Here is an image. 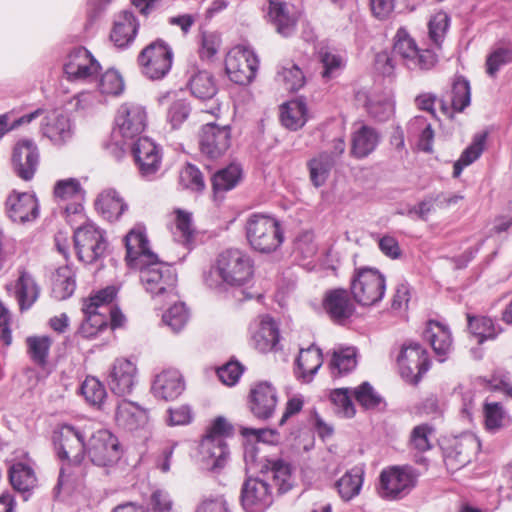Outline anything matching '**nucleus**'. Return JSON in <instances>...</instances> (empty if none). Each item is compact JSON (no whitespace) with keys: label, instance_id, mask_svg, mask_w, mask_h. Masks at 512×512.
Instances as JSON below:
<instances>
[{"label":"nucleus","instance_id":"obj_52","mask_svg":"<svg viewBox=\"0 0 512 512\" xmlns=\"http://www.w3.org/2000/svg\"><path fill=\"white\" fill-rule=\"evenodd\" d=\"M116 294L117 289L114 286H108L92 295L93 301H97L98 305H105L108 309L107 318L108 322L110 321L112 328L120 327L125 320L122 312L113 305V300L115 299Z\"/></svg>","mask_w":512,"mask_h":512},{"label":"nucleus","instance_id":"obj_10","mask_svg":"<svg viewBox=\"0 0 512 512\" xmlns=\"http://www.w3.org/2000/svg\"><path fill=\"white\" fill-rule=\"evenodd\" d=\"M131 152L140 176L149 181L156 179L162 167L161 147L148 137H139Z\"/></svg>","mask_w":512,"mask_h":512},{"label":"nucleus","instance_id":"obj_39","mask_svg":"<svg viewBox=\"0 0 512 512\" xmlns=\"http://www.w3.org/2000/svg\"><path fill=\"white\" fill-rule=\"evenodd\" d=\"M379 139L380 136L374 128L361 126L353 134L351 154L359 159L367 157L376 149Z\"/></svg>","mask_w":512,"mask_h":512},{"label":"nucleus","instance_id":"obj_55","mask_svg":"<svg viewBox=\"0 0 512 512\" xmlns=\"http://www.w3.org/2000/svg\"><path fill=\"white\" fill-rule=\"evenodd\" d=\"M194 232L191 214L178 210L176 212L175 228L172 232L175 241L190 247L194 242Z\"/></svg>","mask_w":512,"mask_h":512},{"label":"nucleus","instance_id":"obj_58","mask_svg":"<svg viewBox=\"0 0 512 512\" xmlns=\"http://www.w3.org/2000/svg\"><path fill=\"white\" fill-rule=\"evenodd\" d=\"M27 351L30 358L39 365H44L51 346L47 336H30L26 339Z\"/></svg>","mask_w":512,"mask_h":512},{"label":"nucleus","instance_id":"obj_26","mask_svg":"<svg viewBox=\"0 0 512 512\" xmlns=\"http://www.w3.org/2000/svg\"><path fill=\"white\" fill-rule=\"evenodd\" d=\"M43 136L58 147L69 143L74 136V127L68 115L53 111L49 113L41 124Z\"/></svg>","mask_w":512,"mask_h":512},{"label":"nucleus","instance_id":"obj_27","mask_svg":"<svg viewBox=\"0 0 512 512\" xmlns=\"http://www.w3.org/2000/svg\"><path fill=\"white\" fill-rule=\"evenodd\" d=\"M199 453L202 467L210 471L222 469L230 454L226 440L211 437H203Z\"/></svg>","mask_w":512,"mask_h":512},{"label":"nucleus","instance_id":"obj_17","mask_svg":"<svg viewBox=\"0 0 512 512\" xmlns=\"http://www.w3.org/2000/svg\"><path fill=\"white\" fill-rule=\"evenodd\" d=\"M126 261L132 268H137L143 263L156 260V254L150 250L143 224H136L125 236Z\"/></svg>","mask_w":512,"mask_h":512},{"label":"nucleus","instance_id":"obj_21","mask_svg":"<svg viewBox=\"0 0 512 512\" xmlns=\"http://www.w3.org/2000/svg\"><path fill=\"white\" fill-rule=\"evenodd\" d=\"M480 443L476 436L465 434L456 438L444 450V462L448 470L454 472L471 462L473 454L479 449Z\"/></svg>","mask_w":512,"mask_h":512},{"label":"nucleus","instance_id":"obj_53","mask_svg":"<svg viewBox=\"0 0 512 512\" xmlns=\"http://www.w3.org/2000/svg\"><path fill=\"white\" fill-rule=\"evenodd\" d=\"M276 81L282 84L285 90L293 92L303 87L305 78L303 72L297 65L287 62L279 67L276 74Z\"/></svg>","mask_w":512,"mask_h":512},{"label":"nucleus","instance_id":"obj_11","mask_svg":"<svg viewBox=\"0 0 512 512\" xmlns=\"http://www.w3.org/2000/svg\"><path fill=\"white\" fill-rule=\"evenodd\" d=\"M397 362L402 378L413 384H417L430 367L426 350L415 342L402 346Z\"/></svg>","mask_w":512,"mask_h":512},{"label":"nucleus","instance_id":"obj_30","mask_svg":"<svg viewBox=\"0 0 512 512\" xmlns=\"http://www.w3.org/2000/svg\"><path fill=\"white\" fill-rule=\"evenodd\" d=\"M277 402L276 389L270 383L260 382L251 389V411L257 418H270L275 411Z\"/></svg>","mask_w":512,"mask_h":512},{"label":"nucleus","instance_id":"obj_64","mask_svg":"<svg viewBox=\"0 0 512 512\" xmlns=\"http://www.w3.org/2000/svg\"><path fill=\"white\" fill-rule=\"evenodd\" d=\"M189 313L184 303H177L170 307L162 316L163 322L173 332H179L188 322Z\"/></svg>","mask_w":512,"mask_h":512},{"label":"nucleus","instance_id":"obj_50","mask_svg":"<svg viewBox=\"0 0 512 512\" xmlns=\"http://www.w3.org/2000/svg\"><path fill=\"white\" fill-rule=\"evenodd\" d=\"M486 138V133H479L474 136L472 143L462 152L460 158L453 166V176L455 178L461 175L464 167L472 164L481 156L484 151Z\"/></svg>","mask_w":512,"mask_h":512},{"label":"nucleus","instance_id":"obj_20","mask_svg":"<svg viewBox=\"0 0 512 512\" xmlns=\"http://www.w3.org/2000/svg\"><path fill=\"white\" fill-rule=\"evenodd\" d=\"M39 164V149L31 139L19 140L12 153L13 170L23 180L33 178Z\"/></svg>","mask_w":512,"mask_h":512},{"label":"nucleus","instance_id":"obj_31","mask_svg":"<svg viewBox=\"0 0 512 512\" xmlns=\"http://www.w3.org/2000/svg\"><path fill=\"white\" fill-rule=\"evenodd\" d=\"M6 206L8 215L14 222L33 221L39 214L37 199L29 193L11 194L6 201Z\"/></svg>","mask_w":512,"mask_h":512},{"label":"nucleus","instance_id":"obj_7","mask_svg":"<svg viewBox=\"0 0 512 512\" xmlns=\"http://www.w3.org/2000/svg\"><path fill=\"white\" fill-rule=\"evenodd\" d=\"M173 52L163 40L147 45L138 56L141 73L151 80L164 78L171 70Z\"/></svg>","mask_w":512,"mask_h":512},{"label":"nucleus","instance_id":"obj_46","mask_svg":"<svg viewBox=\"0 0 512 512\" xmlns=\"http://www.w3.org/2000/svg\"><path fill=\"white\" fill-rule=\"evenodd\" d=\"M363 470L354 467L347 471L335 484L337 491L344 501H350L358 496L363 485Z\"/></svg>","mask_w":512,"mask_h":512},{"label":"nucleus","instance_id":"obj_56","mask_svg":"<svg viewBox=\"0 0 512 512\" xmlns=\"http://www.w3.org/2000/svg\"><path fill=\"white\" fill-rule=\"evenodd\" d=\"M483 413L485 427L492 433L499 431L508 422L507 413L497 402L485 403Z\"/></svg>","mask_w":512,"mask_h":512},{"label":"nucleus","instance_id":"obj_8","mask_svg":"<svg viewBox=\"0 0 512 512\" xmlns=\"http://www.w3.org/2000/svg\"><path fill=\"white\" fill-rule=\"evenodd\" d=\"M259 59L253 49L246 45H237L227 54L225 70L229 79L239 85H247L256 76Z\"/></svg>","mask_w":512,"mask_h":512},{"label":"nucleus","instance_id":"obj_41","mask_svg":"<svg viewBox=\"0 0 512 512\" xmlns=\"http://www.w3.org/2000/svg\"><path fill=\"white\" fill-rule=\"evenodd\" d=\"M306 165L310 182L314 187L319 188L327 182L335 164L334 158L327 151H323L310 158Z\"/></svg>","mask_w":512,"mask_h":512},{"label":"nucleus","instance_id":"obj_48","mask_svg":"<svg viewBox=\"0 0 512 512\" xmlns=\"http://www.w3.org/2000/svg\"><path fill=\"white\" fill-rule=\"evenodd\" d=\"M242 178V169L238 164H230L217 171L212 177V187L215 195L235 188Z\"/></svg>","mask_w":512,"mask_h":512},{"label":"nucleus","instance_id":"obj_13","mask_svg":"<svg viewBox=\"0 0 512 512\" xmlns=\"http://www.w3.org/2000/svg\"><path fill=\"white\" fill-rule=\"evenodd\" d=\"M86 453L97 466H108L120 458L118 439L108 430L93 433L86 445Z\"/></svg>","mask_w":512,"mask_h":512},{"label":"nucleus","instance_id":"obj_19","mask_svg":"<svg viewBox=\"0 0 512 512\" xmlns=\"http://www.w3.org/2000/svg\"><path fill=\"white\" fill-rule=\"evenodd\" d=\"M273 502L269 484L259 478H249L242 486L241 504L246 512H265Z\"/></svg>","mask_w":512,"mask_h":512},{"label":"nucleus","instance_id":"obj_9","mask_svg":"<svg viewBox=\"0 0 512 512\" xmlns=\"http://www.w3.org/2000/svg\"><path fill=\"white\" fill-rule=\"evenodd\" d=\"M393 55L399 57L410 70H429L437 61L431 50H420L404 28H399L396 33Z\"/></svg>","mask_w":512,"mask_h":512},{"label":"nucleus","instance_id":"obj_18","mask_svg":"<svg viewBox=\"0 0 512 512\" xmlns=\"http://www.w3.org/2000/svg\"><path fill=\"white\" fill-rule=\"evenodd\" d=\"M231 145V129L229 125L207 123L202 127L200 135V149L211 159L218 158L226 153Z\"/></svg>","mask_w":512,"mask_h":512},{"label":"nucleus","instance_id":"obj_57","mask_svg":"<svg viewBox=\"0 0 512 512\" xmlns=\"http://www.w3.org/2000/svg\"><path fill=\"white\" fill-rule=\"evenodd\" d=\"M101 95L119 96L124 92L125 83L121 74L115 69H108L99 80Z\"/></svg>","mask_w":512,"mask_h":512},{"label":"nucleus","instance_id":"obj_2","mask_svg":"<svg viewBox=\"0 0 512 512\" xmlns=\"http://www.w3.org/2000/svg\"><path fill=\"white\" fill-rule=\"evenodd\" d=\"M244 229L249 246L259 253H272L284 241L280 222L268 214H250L246 219Z\"/></svg>","mask_w":512,"mask_h":512},{"label":"nucleus","instance_id":"obj_32","mask_svg":"<svg viewBox=\"0 0 512 512\" xmlns=\"http://www.w3.org/2000/svg\"><path fill=\"white\" fill-rule=\"evenodd\" d=\"M185 389L182 375L179 371L170 369L158 374L152 384L155 397L169 401L179 397Z\"/></svg>","mask_w":512,"mask_h":512},{"label":"nucleus","instance_id":"obj_22","mask_svg":"<svg viewBox=\"0 0 512 512\" xmlns=\"http://www.w3.org/2000/svg\"><path fill=\"white\" fill-rule=\"evenodd\" d=\"M251 344L260 352L266 353L277 349L280 334L275 320L269 315H262L250 324Z\"/></svg>","mask_w":512,"mask_h":512},{"label":"nucleus","instance_id":"obj_54","mask_svg":"<svg viewBox=\"0 0 512 512\" xmlns=\"http://www.w3.org/2000/svg\"><path fill=\"white\" fill-rule=\"evenodd\" d=\"M451 106L455 111L462 112L471 102V89L467 79L456 76L450 91Z\"/></svg>","mask_w":512,"mask_h":512},{"label":"nucleus","instance_id":"obj_42","mask_svg":"<svg viewBox=\"0 0 512 512\" xmlns=\"http://www.w3.org/2000/svg\"><path fill=\"white\" fill-rule=\"evenodd\" d=\"M268 478H271L279 493H286L293 486L291 465L283 459L268 460Z\"/></svg>","mask_w":512,"mask_h":512},{"label":"nucleus","instance_id":"obj_49","mask_svg":"<svg viewBox=\"0 0 512 512\" xmlns=\"http://www.w3.org/2000/svg\"><path fill=\"white\" fill-rule=\"evenodd\" d=\"M191 94L200 100L212 99L217 93L213 76L207 71L194 73L188 82Z\"/></svg>","mask_w":512,"mask_h":512},{"label":"nucleus","instance_id":"obj_12","mask_svg":"<svg viewBox=\"0 0 512 512\" xmlns=\"http://www.w3.org/2000/svg\"><path fill=\"white\" fill-rule=\"evenodd\" d=\"M85 433L79 427L63 424L53 432V443L61 459H80L86 453Z\"/></svg>","mask_w":512,"mask_h":512},{"label":"nucleus","instance_id":"obj_47","mask_svg":"<svg viewBox=\"0 0 512 512\" xmlns=\"http://www.w3.org/2000/svg\"><path fill=\"white\" fill-rule=\"evenodd\" d=\"M467 320L470 332L480 344L495 339L502 332L501 327L489 317L467 315Z\"/></svg>","mask_w":512,"mask_h":512},{"label":"nucleus","instance_id":"obj_25","mask_svg":"<svg viewBox=\"0 0 512 512\" xmlns=\"http://www.w3.org/2000/svg\"><path fill=\"white\" fill-rule=\"evenodd\" d=\"M107 310L105 305H98L97 301H93L91 295L83 303L82 311L85 318L78 328L77 334L84 339L95 338L108 326Z\"/></svg>","mask_w":512,"mask_h":512},{"label":"nucleus","instance_id":"obj_36","mask_svg":"<svg viewBox=\"0 0 512 512\" xmlns=\"http://www.w3.org/2000/svg\"><path fill=\"white\" fill-rule=\"evenodd\" d=\"M97 211L108 221L113 222L128 209L127 203L114 189L104 190L95 202Z\"/></svg>","mask_w":512,"mask_h":512},{"label":"nucleus","instance_id":"obj_4","mask_svg":"<svg viewBox=\"0 0 512 512\" xmlns=\"http://www.w3.org/2000/svg\"><path fill=\"white\" fill-rule=\"evenodd\" d=\"M419 474L410 466H394L380 474L378 494L386 500L406 497L417 485Z\"/></svg>","mask_w":512,"mask_h":512},{"label":"nucleus","instance_id":"obj_6","mask_svg":"<svg viewBox=\"0 0 512 512\" xmlns=\"http://www.w3.org/2000/svg\"><path fill=\"white\" fill-rule=\"evenodd\" d=\"M386 280L382 273L373 268L358 270L351 280V293L360 305L370 306L384 297Z\"/></svg>","mask_w":512,"mask_h":512},{"label":"nucleus","instance_id":"obj_14","mask_svg":"<svg viewBox=\"0 0 512 512\" xmlns=\"http://www.w3.org/2000/svg\"><path fill=\"white\" fill-rule=\"evenodd\" d=\"M146 126V111L136 103H123L115 117L114 136L119 134L124 142L138 137Z\"/></svg>","mask_w":512,"mask_h":512},{"label":"nucleus","instance_id":"obj_62","mask_svg":"<svg viewBox=\"0 0 512 512\" xmlns=\"http://www.w3.org/2000/svg\"><path fill=\"white\" fill-rule=\"evenodd\" d=\"M353 390L338 388L330 393V400L335 406V412L343 417L350 418L355 414L354 404L351 400Z\"/></svg>","mask_w":512,"mask_h":512},{"label":"nucleus","instance_id":"obj_34","mask_svg":"<svg viewBox=\"0 0 512 512\" xmlns=\"http://www.w3.org/2000/svg\"><path fill=\"white\" fill-rule=\"evenodd\" d=\"M423 337L430 343L439 361H445L452 350V336L449 328L437 321H429Z\"/></svg>","mask_w":512,"mask_h":512},{"label":"nucleus","instance_id":"obj_33","mask_svg":"<svg viewBox=\"0 0 512 512\" xmlns=\"http://www.w3.org/2000/svg\"><path fill=\"white\" fill-rule=\"evenodd\" d=\"M115 421L125 430H136L147 422V413L138 404L128 400L117 401L115 408Z\"/></svg>","mask_w":512,"mask_h":512},{"label":"nucleus","instance_id":"obj_5","mask_svg":"<svg viewBox=\"0 0 512 512\" xmlns=\"http://www.w3.org/2000/svg\"><path fill=\"white\" fill-rule=\"evenodd\" d=\"M74 246L81 262L92 264L103 258L107 252L106 233L92 222L80 225L74 231Z\"/></svg>","mask_w":512,"mask_h":512},{"label":"nucleus","instance_id":"obj_61","mask_svg":"<svg viewBox=\"0 0 512 512\" xmlns=\"http://www.w3.org/2000/svg\"><path fill=\"white\" fill-rule=\"evenodd\" d=\"M81 394L89 404L100 408L106 397V390L97 378L87 377L81 385Z\"/></svg>","mask_w":512,"mask_h":512},{"label":"nucleus","instance_id":"obj_3","mask_svg":"<svg viewBox=\"0 0 512 512\" xmlns=\"http://www.w3.org/2000/svg\"><path fill=\"white\" fill-rule=\"evenodd\" d=\"M136 269L140 272V280L145 290L153 298L161 296L172 298L176 296V273L170 265L159 261L157 255L156 260L143 263Z\"/></svg>","mask_w":512,"mask_h":512},{"label":"nucleus","instance_id":"obj_44","mask_svg":"<svg viewBox=\"0 0 512 512\" xmlns=\"http://www.w3.org/2000/svg\"><path fill=\"white\" fill-rule=\"evenodd\" d=\"M75 273L71 266H60L52 280V294L58 300L69 298L75 291Z\"/></svg>","mask_w":512,"mask_h":512},{"label":"nucleus","instance_id":"obj_63","mask_svg":"<svg viewBox=\"0 0 512 512\" xmlns=\"http://www.w3.org/2000/svg\"><path fill=\"white\" fill-rule=\"evenodd\" d=\"M509 63H512V45L498 46L487 57V73L493 77L502 66Z\"/></svg>","mask_w":512,"mask_h":512},{"label":"nucleus","instance_id":"obj_60","mask_svg":"<svg viewBox=\"0 0 512 512\" xmlns=\"http://www.w3.org/2000/svg\"><path fill=\"white\" fill-rule=\"evenodd\" d=\"M319 59L323 66L322 76L325 79L337 77L344 67L343 58L329 49H321Z\"/></svg>","mask_w":512,"mask_h":512},{"label":"nucleus","instance_id":"obj_45","mask_svg":"<svg viewBox=\"0 0 512 512\" xmlns=\"http://www.w3.org/2000/svg\"><path fill=\"white\" fill-rule=\"evenodd\" d=\"M322 365V353L320 349L311 346L301 350L297 358L299 377L303 382H310Z\"/></svg>","mask_w":512,"mask_h":512},{"label":"nucleus","instance_id":"obj_1","mask_svg":"<svg viewBox=\"0 0 512 512\" xmlns=\"http://www.w3.org/2000/svg\"><path fill=\"white\" fill-rule=\"evenodd\" d=\"M253 268V260L247 253L239 249H227L204 272L203 280L209 289L223 293L248 284L254 274Z\"/></svg>","mask_w":512,"mask_h":512},{"label":"nucleus","instance_id":"obj_29","mask_svg":"<svg viewBox=\"0 0 512 512\" xmlns=\"http://www.w3.org/2000/svg\"><path fill=\"white\" fill-rule=\"evenodd\" d=\"M267 16L280 35L288 37L295 32L298 14L293 6L280 0H269Z\"/></svg>","mask_w":512,"mask_h":512},{"label":"nucleus","instance_id":"obj_40","mask_svg":"<svg viewBox=\"0 0 512 512\" xmlns=\"http://www.w3.org/2000/svg\"><path fill=\"white\" fill-rule=\"evenodd\" d=\"M368 114L379 122L389 120L395 111V101L390 92L372 93L366 101Z\"/></svg>","mask_w":512,"mask_h":512},{"label":"nucleus","instance_id":"obj_51","mask_svg":"<svg viewBox=\"0 0 512 512\" xmlns=\"http://www.w3.org/2000/svg\"><path fill=\"white\" fill-rule=\"evenodd\" d=\"M357 365L356 349L346 347L335 350L330 361V370L333 377H339L351 372Z\"/></svg>","mask_w":512,"mask_h":512},{"label":"nucleus","instance_id":"obj_15","mask_svg":"<svg viewBox=\"0 0 512 512\" xmlns=\"http://www.w3.org/2000/svg\"><path fill=\"white\" fill-rule=\"evenodd\" d=\"M101 66L85 47L73 48L64 63V73L71 81L94 79Z\"/></svg>","mask_w":512,"mask_h":512},{"label":"nucleus","instance_id":"obj_37","mask_svg":"<svg viewBox=\"0 0 512 512\" xmlns=\"http://www.w3.org/2000/svg\"><path fill=\"white\" fill-rule=\"evenodd\" d=\"M9 479L13 488L27 500L30 492L37 486L34 469L27 463L16 462L9 469Z\"/></svg>","mask_w":512,"mask_h":512},{"label":"nucleus","instance_id":"obj_23","mask_svg":"<svg viewBox=\"0 0 512 512\" xmlns=\"http://www.w3.org/2000/svg\"><path fill=\"white\" fill-rule=\"evenodd\" d=\"M136 382V365L125 358L116 359L108 374V385L111 391L119 396L128 395L132 392Z\"/></svg>","mask_w":512,"mask_h":512},{"label":"nucleus","instance_id":"obj_43","mask_svg":"<svg viewBox=\"0 0 512 512\" xmlns=\"http://www.w3.org/2000/svg\"><path fill=\"white\" fill-rule=\"evenodd\" d=\"M282 124L290 130L300 129L307 121V107L303 100H292L281 106Z\"/></svg>","mask_w":512,"mask_h":512},{"label":"nucleus","instance_id":"obj_59","mask_svg":"<svg viewBox=\"0 0 512 512\" xmlns=\"http://www.w3.org/2000/svg\"><path fill=\"white\" fill-rule=\"evenodd\" d=\"M317 244L314 240V234L310 231L300 233L294 242V254L300 260H311L317 254Z\"/></svg>","mask_w":512,"mask_h":512},{"label":"nucleus","instance_id":"obj_28","mask_svg":"<svg viewBox=\"0 0 512 512\" xmlns=\"http://www.w3.org/2000/svg\"><path fill=\"white\" fill-rule=\"evenodd\" d=\"M86 474L84 458L64 459L55 489L67 493L78 491L84 487Z\"/></svg>","mask_w":512,"mask_h":512},{"label":"nucleus","instance_id":"obj_24","mask_svg":"<svg viewBox=\"0 0 512 512\" xmlns=\"http://www.w3.org/2000/svg\"><path fill=\"white\" fill-rule=\"evenodd\" d=\"M322 307L329 318L338 324H343L355 312L348 291L342 288L328 290L322 299Z\"/></svg>","mask_w":512,"mask_h":512},{"label":"nucleus","instance_id":"obj_35","mask_svg":"<svg viewBox=\"0 0 512 512\" xmlns=\"http://www.w3.org/2000/svg\"><path fill=\"white\" fill-rule=\"evenodd\" d=\"M15 298L20 311L30 309L40 296V287L34 277L23 271L20 273L14 287Z\"/></svg>","mask_w":512,"mask_h":512},{"label":"nucleus","instance_id":"obj_16","mask_svg":"<svg viewBox=\"0 0 512 512\" xmlns=\"http://www.w3.org/2000/svg\"><path fill=\"white\" fill-rule=\"evenodd\" d=\"M54 197L58 203L70 202L63 207L69 224L72 225L75 222V218H84L82 213L83 206L81 204L83 189L78 179L68 178L57 181L54 186Z\"/></svg>","mask_w":512,"mask_h":512},{"label":"nucleus","instance_id":"obj_38","mask_svg":"<svg viewBox=\"0 0 512 512\" xmlns=\"http://www.w3.org/2000/svg\"><path fill=\"white\" fill-rule=\"evenodd\" d=\"M138 30V23L133 13L122 12L114 23L111 31V41L117 47L123 48L128 46L135 38Z\"/></svg>","mask_w":512,"mask_h":512}]
</instances>
